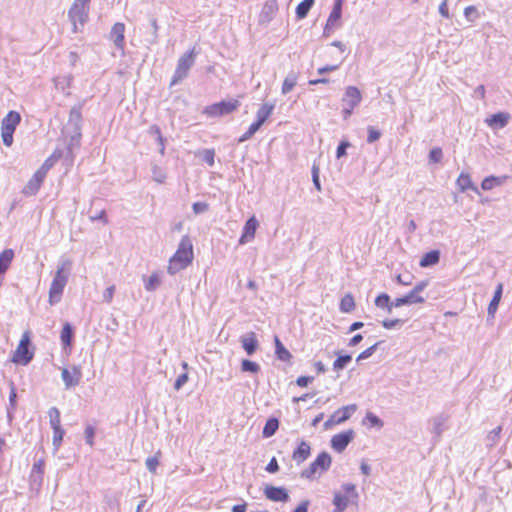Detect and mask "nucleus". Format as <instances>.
<instances>
[{
  "label": "nucleus",
  "mask_w": 512,
  "mask_h": 512,
  "mask_svg": "<svg viewBox=\"0 0 512 512\" xmlns=\"http://www.w3.org/2000/svg\"><path fill=\"white\" fill-rule=\"evenodd\" d=\"M193 245L191 239L185 235L182 237L178 249L170 258L167 271L170 275H175L185 269L193 261Z\"/></svg>",
  "instance_id": "nucleus-1"
},
{
  "label": "nucleus",
  "mask_w": 512,
  "mask_h": 512,
  "mask_svg": "<svg viewBox=\"0 0 512 512\" xmlns=\"http://www.w3.org/2000/svg\"><path fill=\"white\" fill-rule=\"evenodd\" d=\"M196 55L197 52L195 51V48H192L179 58L170 86L178 84L188 76L189 70L195 63Z\"/></svg>",
  "instance_id": "nucleus-2"
},
{
  "label": "nucleus",
  "mask_w": 512,
  "mask_h": 512,
  "mask_svg": "<svg viewBox=\"0 0 512 512\" xmlns=\"http://www.w3.org/2000/svg\"><path fill=\"white\" fill-rule=\"evenodd\" d=\"M81 108L74 106L71 108L69 113V119L67 124V130L70 134V142L68 144L69 149H72L74 146H78L81 139Z\"/></svg>",
  "instance_id": "nucleus-3"
},
{
  "label": "nucleus",
  "mask_w": 512,
  "mask_h": 512,
  "mask_svg": "<svg viewBox=\"0 0 512 512\" xmlns=\"http://www.w3.org/2000/svg\"><path fill=\"white\" fill-rule=\"evenodd\" d=\"M21 121V116L16 111H9L1 122V137L3 144L7 147L13 143V134Z\"/></svg>",
  "instance_id": "nucleus-4"
},
{
  "label": "nucleus",
  "mask_w": 512,
  "mask_h": 512,
  "mask_svg": "<svg viewBox=\"0 0 512 512\" xmlns=\"http://www.w3.org/2000/svg\"><path fill=\"white\" fill-rule=\"evenodd\" d=\"M89 15V3L84 2V0H74L71 5L68 16L73 25V32H78V23L83 26L87 20Z\"/></svg>",
  "instance_id": "nucleus-5"
},
{
  "label": "nucleus",
  "mask_w": 512,
  "mask_h": 512,
  "mask_svg": "<svg viewBox=\"0 0 512 512\" xmlns=\"http://www.w3.org/2000/svg\"><path fill=\"white\" fill-rule=\"evenodd\" d=\"M331 463V456L327 452L323 451L316 457V459L309 465L308 468L301 472V477L312 480L315 478V474L318 471L320 474L327 471L330 468Z\"/></svg>",
  "instance_id": "nucleus-6"
},
{
  "label": "nucleus",
  "mask_w": 512,
  "mask_h": 512,
  "mask_svg": "<svg viewBox=\"0 0 512 512\" xmlns=\"http://www.w3.org/2000/svg\"><path fill=\"white\" fill-rule=\"evenodd\" d=\"M31 342H30V332L29 331H25L23 334H22V338L18 344V347L14 353V356H13V359L12 361L14 363H18V364H22V365H27L31 362V360L33 359V352L30 351L29 349V346H30Z\"/></svg>",
  "instance_id": "nucleus-7"
},
{
  "label": "nucleus",
  "mask_w": 512,
  "mask_h": 512,
  "mask_svg": "<svg viewBox=\"0 0 512 512\" xmlns=\"http://www.w3.org/2000/svg\"><path fill=\"white\" fill-rule=\"evenodd\" d=\"M67 282L68 277H66V275H60V273H55L49 289V303L51 305H54L60 301Z\"/></svg>",
  "instance_id": "nucleus-8"
},
{
  "label": "nucleus",
  "mask_w": 512,
  "mask_h": 512,
  "mask_svg": "<svg viewBox=\"0 0 512 512\" xmlns=\"http://www.w3.org/2000/svg\"><path fill=\"white\" fill-rule=\"evenodd\" d=\"M239 106L238 100H228L208 106L205 112L212 117L224 116L232 113Z\"/></svg>",
  "instance_id": "nucleus-9"
},
{
  "label": "nucleus",
  "mask_w": 512,
  "mask_h": 512,
  "mask_svg": "<svg viewBox=\"0 0 512 512\" xmlns=\"http://www.w3.org/2000/svg\"><path fill=\"white\" fill-rule=\"evenodd\" d=\"M355 410V404L343 406L330 416V418L324 423V428L329 429L334 424H340L345 422L350 418V414L348 413V411L354 412Z\"/></svg>",
  "instance_id": "nucleus-10"
},
{
  "label": "nucleus",
  "mask_w": 512,
  "mask_h": 512,
  "mask_svg": "<svg viewBox=\"0 0 512 512\" xmlns=\"http://www.w3.org/2000/svg\"><path fill=\"white\" fill-rule=\"evenodd\" d=\"M61 377L64 382L65 388L70 389L77 386L80 383L82 373L79 366H73L71 370L63 368Z\"/></svg>",
  "instance_id": "nucleus-11"
},
{
  "label": "nucleus",
  "mask_w": 512,
  "mask_h": 512,
  "mask_svg": "<svg viewBox=\"0 0 512 512\" xmlns=\"http://www.w3.org/2000/svg\"><path fill=\"white\" fill-rule=\"evenodd\" d=\"M353 438L354 431L352 429L336 434L331 439V447L335 451L341 453L346 449V447L350 444Z\"/></svg>",
  "instance_id": "nucleus-12"
},
{
  "label": "nucleus",
  "mask_w": 512,
  "mask_h": 512,
  "mask_svg": "<svg viewBox=\"0 0 512 512\" xmlns=\"http://www.w3.org/2000/svg\"><path fill=\"white\" fill-rule=\"evenodd\" d=\"M362 101V93L355 86H348L345 89V93L342 97L343 106H349V108H356Z\"/></svg>",
  "instance_id": "nucleus-13"
},
{
  "label": "nucleus",
  "mask_w": 512,
  "mask_h": 512,
  "mask_svg": "<svg viewBox=\"0 0 512 512\" xmlns=\"http://www.w3.org/2000/svg\"><path fill=\"white\" fill-rule=\"evenodd\" d=\"M264 495L267 499L274 502H287L289 499L288 492L283 487L267 485L264 489Z\"/></svg>",
  "instance_id": "nucleus-14"
},
{
  "label": "nucleus",
  "mask_w": 512,
  "mask_h": 512,
  "mask_svg": "<svg viewBox=\"0 0 512 512\" xmlns=\"http://www.w3.org/2000/svg\"><path fill=\"white\" fill-rule=\"evenodd\" d=\"M342 6H343V0H335L333 9L326 21V25L324 28V36L329 35V31L335 26L337 21L340 20L342 15Z\"/></svg>",
  "instance_id": "nucleus-15"
},
{
  "label": "nucleus",
  "mask_w": 512,
  "mask_h": 512,
  "mask_svg": "<svg viewBox=\"0 0 512 512\" xmlns=\"http://www.w3.org/2000/svg\"><path fill=\"white\" fill-rule=\"evenodd\" d=\"M45 178V169L39 168L29 180L27 185L24 187L23 192L26 195H34L40 188Z\"/></svg>",
  "instance_id": "nucleus-16"
},
{
  "label": "nucleus",
  "mask_w": 512,
  "mask_h": 512,
  "mask_svg": "<svg viewBox=\"0 0 512 512\" xmlns=\"http://www.w3.org/2000/svg\"><path fill=\"white\" fill-rule=\"evenodd\" d=\"M240 342L242 344L243 349L249 356L253 355L258 348V340L254 332H249L241 336Z\"/></svg>",
  "instance_id": "nucleus-17"
},
{
  "label": "nucleus",
  "mask_w": 512,
  "mask_h": 512,
  "mask_svg": "<svg viewBox=\"0 0 512 512\" xmlns=\"http://www.w3.org/2000/svg\"><path fill=\"white\" fill-rule=\"evenodd\" d=\"M125 25L121 22L115 23L110 31V39L117 48L122 49L124 46Z\"/></svg>",
  "instance_id": "nucleus-18"
},
{
  "label": "nucleus",
  "mask_w": 512,
  "mask_h": 512,
  "mask_svg": "<svg viewBox=\"0 0 512 512\" xmlns=\"http://www.w3.org/2000/svg\"><path fill=\"white\" fill-rule=\"evenodd\" d=\"M502 293H503V284L498 283V285L494 291L493 298L491 299V301L488 305L487 321L494 319L495 313L497 311L498 305H499L501 297H502Z\"/></svg>",
  "instance_id": "nucleus-19"
},
{
  "label": "nucleus",
  "mask_w": 512,
  "mask_h": 512,
  "mask_svg": "<svg viewBox=\"0 0 512 512\" xmlns=\"http://www.w3.org/2000/svg\"><path fill=\"white\" fill-rule=\"evenodd\" d=\"M310 450V445L306 441L302 440L293 452V460L297 464H301L310 456Z\"/></svg>",
  "instance_id": "nucleus-20"
},
{
  "label": "nucleus",
  "mask_w": 512,
  "mask_h": 512,
  "mask_svg": "<svg viewBox=\"0 0 512 512\" xmlns=\"http://www.w3.org/2000/svg\"><path fill=\"white\" fill-rule=\"evenodd\" d=\"M509 115L504 112H498L486 119V123L492 128H503L507 125Z\"/></svg>",
  "instance_id": "nucleus-21"
},
{
  "label": "nucleus",
  "mask_w": 512,
  "mask_h": 512,
  "mask_svg": "<svg viewBox=\"0 0 512 512\" xmlns=\"http://www.w3.org/2000/svg\"><path fill=\"white\" fill-rule=\"evenodd\" d=\"M349 503H351V499L348 496L340 492H334L333 504L335 507L332 512H344Z\"/></svg>",
  "instance_id": "nucleus-22"
},
{
  "label": "nucleus",
  "mask_w": 512,
  "mask_h": 512,
  "mask_svg": "<svg viewBox=\"0 0 512 512\" xmlns=\"http://www.w3.org/2000/svg\"><path fill=\"white\" fill-rule=\"evenodd\" d=\"M278 10V4L276 0H268L261 12L262 21H270Z\"/></svg>",
  "instance_id": "nucleus-23"
},
{
  "label": "nucleus",
  "mask_w": 512,
  "mask_h": 512,
  "mask_svg": "<svg viewBox=\"0 0 512 512\" xmlns=\"http://www.w3.org/2000/svg\"><path fill=\"white\" fill-rule=\"evenodd\" d=\"M440 260V252L438 250H431L423 255L419 265L421 267H430L436 265Z\"/></svg>",
  "instance_id": "nucleus-24"
},
{
  "label": "nucleus",
  "mask_w": 512,
  "mask_h": 512,
  "mask_svg": "<svg viewBox=\"0 0 512 512\" xmlns=\"http://www.w3.org/2000/svg\"><path fill=\"white\" fill-rule=\"evenodd\" d=\"M374 303L377 308L385 309L389 314L392 313L393 308H395L393 301H391L390 296L386 293L378 295Z\"/></svg>",
  "instance_id": "nucleus-25"
},
{
  "label": "nucleus",
  "mask_w": 512,
  "mask_h": 512,
  "mask_svg": "<svg viewBox=\"0 0 512 512\" xmlns=\"http://www.w3.org/2000/svg\"><path fill=\"white\" fill-rule=\"evenodd\" d=\"M425 301L424 298H416L415 295L411 292L407 293L406 295L396 298L393 301V304L395 308L401 307L403 305H411V304H417V303H423Z\"/></svg>",
  "instance_id": "nucleus-26"
},
{
  "label": "nucleus",
  "mask_w": 512,
  "mask_h": 512,
  "mask_svg": "<svg viewBox=\"0 0 512 512\" xmlns=\"http://www.w3.org/2000/svg\"><path fill=\"white\" fill-rule=\"evenodd\" d=\"M274 342L276 357L283 362H289L292 358L291 353L285 348L277 336H275Z\"/></svg>",
  "instance_id": "nucleus-27"
},
{
  "label": "nucleus",
  "mask_w": 512,
  "mask_h": 512,
  "mask_svg": "<svg viewBox=\"0 0 512 512\" xmlns=\"http://www.w3.org/2000/svg\"><path fill=\"white\" fill-rule=\"evenodd\" d=\"M297 80H298V73H296L294 71H290L283 81L282 89H281L282 94L286 95L290 91H292V89L297 84Z\"/></svg>",
  "instance_id": "nucleus-28"
},
{
  "label": "nucleus",
  "mask_w": 512,
  "mask_h": 512,
  "mask_svg": "<svg viewBox=\"0 0 512 512\" xmlns=\"http://www.w3.org/2000/svg\"><path fill=\"white\" fill-rule=\"evenodd\" d=\"M275 108L274 104L264 103L257 111V122L263 125L265 121L270 117Z\"/></svg>",
  "instance_id": "nucleus-29"
},
{
  "label": "nucleus",
  "mask_w": 512,
  "mask_h": 512,
  "mask_svg": "<svg viewBox=\"0 0 512 512\" xmlns=\"http://www.w3.org/2000/svg\"><path fill=\"white\" fill-rule=\"evenodd\" d=\"M13 258L14 251L12 249H5L0 253V275L7 271Z\"/></svg>",
  "instance_id": "nucleus-30"
},
{
  "label": "nucleus",
  "mask_w": 512,
  "mask_h": 512,
  "mask_svg": "<svg viewBox=\"0 0 512 512\" xmlns=\"http://www.w3.org/2000/svg\"><path fill=\"white\" fill-rule=\"evenodd\" d=\"M446 421L447 418L444 415H437L432 418V433L435 434L437 438L442 435Z\"/></svg>",
  "instance_id": "nucleus-31"
},
{
  "label": "nucleus",
  "mask_w": 512,
  "mask_h": 512,
  "mask_svg": "<svg viewBox=\"0 0 512 512\" xmlns=\"http://www.w3.org/2000/svg\"><path fill=\"white\" fill-rule=\"evenodd\" d=\"M44 465L45 462L43 459H39L33 464L32 471H31V481L32 482H38L39 484L42 482V475L44 472Z\"/></svg>",
  "instance_id": "nucleus-32"
},
{
  "label": "nucleus",
  "mask_w": 512,
  "mask_h": 512,
  "mask_svg": "<svg viewBox=\"0 0 512 512\" xmlns=\"http://www.w3.org/2000/svg\"><path fill=\"white\" fill-rule=\"evenodd\" d=\"M278 427H279L278 419L277 418H269L266 421L265 426L262 431L263 437L269 438V437L273 436L276 433V431L278 430Z\"/></svg>",
  "instance_id": "nucleus-33"
},
{
  "label": "nucleus",
  "mask_w": 512,
  "mask_h": 512,
  "mask_svg": "<svg viewBox=\"0 0 512 512\" xmlns=\"http://www.w3.org/2000/svg\"><path fill=\"white\" fill-rule=\"evenodd\" d=\"M73 334H74V331H73L72 325L70 323L66 322L63 325L61 335H60L61 342L64 346L71 345L72 339H73Z\"/></svg>",
  "instance_id": "nucleus-34"
},
{
  "label": "nucleus",
  "mask_w": 512,
  "mask_h": 512,
  "mask_svg": "<svg viewBox=\"0 0 512 512\" xmlns=\"http://www.w3.org/2000/svg\"><path fill=\"white\" fill-rule=\"evenodd\" d=\"M315 0H303L296 7V16L298 19H304L312 6L314 5Z\"/></svg>",
  "instance_id": "nucleus-35"
},
{
  "label": "nucleus",
  "mask_w": 512,
  "mask_h": 512,
  "mask_svg": "<svg viewBox=\"0 0 512 512\" xmlns=\"http://www.w3.org/2000/svg\"><path fill=\"white\" fill-rule=\"evenodd\" d=\"M339 308L343 313H349L354 310L355 301L351 293H347L342 297Z\"/></svg>",
  "instance_id": "nucleus-36"
},
{
  "label": "nucleus",
  "mask_w": 512,
  "mask_h": 512,
  "mask_svg": "<svg viewBox=\"0 0 512 512\" xmlns=\"http://www.w3.org/2000/svg\"><path fill=\"white\" fill-rule=\"evenodd\" d=\"M72 260L67 257H61L58 262L56 273H60V275H66L69 278L72 269Z\"/></svg>",
  "instance_id": "nucleus-37"
},
{
  "label": "nucleus",
  "mask_w": 512,
  "mask_h": 512,
  "mask_svg": "<svg viewBox=\"0 0 512 512\" xmlns=\"http://www.w3.org/2000/svg\"><path fill=\"white\" fill-rule=\"evenodd\" d=\"M341 488L345 492V496H348L351 499V503L358 502L359 494L356 490V486L353 483H344L342 484Z\"/></svg>",
  "instance_id": "nucleus-38"
},
{
  "label": "nucleus",
  "mask_w": 512,
  "mask_h": 512,
  "mask_svg": "<svg viewBox=\"0 0 512 512\" xmlns=\"http://www.w3.org/2000/svg\"><path fill=\"white\" fill-rule=\"evenodd\" d=\"M336 355H338V357L333 363V369L335 371L343 370L347 366V364L352 360V357L349 354L340 355V352H336Z\"/></svg>",
  "instance_id": "nucleus-39"
},
{
  "label": "nucleus",
  "mask_w": 512,
  "mask_h": 512,
  "mask_svg": "<svg viewBox=\"0 0 512 512\" xmlns=\"http://www.w3.org/2000/svg\"><path fill=\"white\" fill-rule=\"evenodd\" d=\"M257 226H244V231L239 239V244L243 245L252 241L255 237Z\"/></svg>",
  "instance_id": "nucleus-40"
},
{
  "label": "nucleus",
  "mask_w": 512,
  "mask_h": 512,
  "mask_svg": "<svg viewBox=\"0 0 512 512\" xmlns=\"http://www.w3.org/2000/svg\"><path fill=\"white\" fill-rule=\"evenodd\" d=\"M161 284L158 273H152L147 280H145L144 287L147 291H155Z\"/></svg>",
  "instance_id": "nucleus-41"
},
{
  "label": "nucleus",
  "mask_w": 512,
  "mask_h": 512,
  "mask_svg": "<svg viewBox=\"0 0 512 512\" xmlns=\"http://www.w3.org/2000/svg\"><path fill=\"white\" fill-rule=\"evenodd\" d=\"M48 416L52 429L61 427L60 411L57 407H51L48 411Z\"/></svg>",
  "instance_id": "nucleus-42"
},
{
  "label": "nucleus",
  "mask_w": 512,
  "mask_h": 512,
  "mask_svg": "<svg viewBox=\"0 0 512 512\" xmlns=\"http://www.w3.org/2000/svg\"><path fill=\"white\" fill-rule=\"evenodd\" d=\"M457 185L460 188L461 191H465L467 189H473L477 190L471 181V178L468 174L461 173L460 176L457 179Z\"/></svg>",
  "instance_id": "nucleus-43"
},
{
  "label": "nucleus",
  "mask_w": 512,
  "mask_h": 512,
  "mask_svg": "<svg viewBox=\"0 0 512 512\" xmlns=\"http://www.w3.org/2000/svg\"><path fill=\"white\" fill-rule=\"evenodd\" d=\"M161 452L158 451L154 456L148 457L145 461L146 468L150 473L155 474L159 465V456Z\"/></svg>",
  "instance_id": "nucleus-44"
},
{
  "label": "nucleus",
  "mask_w": 512,
  "mask_h": 512,
  "mask_svg": "<svg viewBox=\"0 0 512 512\" xmlns=\"http://www.w3.org/2000/svg\"><path fill=\"white\" fill-rule=\"evenodd\" d=\"M241 370L243 372L258 373L260 370V366L258 363L254 361L244 359L241 362Z\"/></svg>",
  "instance_id": "nucleus-45"
},
{
  "label": "nucleus",
  "mask_w": 512,
  "mask_h": 512,
  "mask_svg": "<svg viewBox=\"0 0 512 512\" xmlns=\"http://www.w3.org/2000/svg\"><path fill=\"white\" fill-rule=\"evenodd\" d=\"M501 183V178L489 176L482 181L481 187L483 190H491L492 188H494L497 185H500Z\"/></svg>",
  "instance_id": "nucleus-46"
},
{
  "label": "nucleus",
  "mask_w": 512,
  "mask_h": 512,
  "mask_svg": "<svg viewBox=\"0 0 512 512\" xmlns=\"http://www.w3.org/2000/svg\"><path fill=\"white\" fill-rule=\"evenodd\" d=\"M382 342L383 341H378L375 344H373L372 346L368 347L366 350L362 351L358 355L356 361L359 362L361 360L371 357L374 354V352L377 350V348L382 344Z\"/></svg>",
  "instance_id": "nucleus-47"
},
{
  "label": "nucleus",
  "mask_w": 512,
  "mask_h": 512,
  "mask_svg": "<svg viewBox=\"0 0 512 512\" xmlns=\"http://www.w3.org/2000/svg\"><path fill=\"white\" fill-rule=\"evenodd\" d=\"M443 158V152L440 147H434L429 152V162L439 163Z\"/></svg>",
  "instance_id": "nucleus-48"
},
{
  "label": "nucleus",
  "mask_w": 512,
  "mask_h": 512,
  "mask_svg": "<svg viewBox=\"0 0 512 512\" xmlns=\"http://www.w3.org/2000/svg\"><path fill=\"white\" fill-rule=\"evenodd\" d=\"M52 430H53V445H54L55 449H58L63 440L65 431H64V429H62V427L54 428Z\"/></svg>",
  "instance_id": "nucleus-49"
},
{
  "label": "nucleus",
  "mask_w": 512,
  "mask_h": 512,
  "mask_svg": "<svg viewBox=\"0 0 512 512\" xmlns=\"http://www.w3.org/2000/svg\"><path fill=\"white\" fill-rule=\"evenodd\" d=\"M152 177L157 183H163L166 179V174L157 166L152 167Z\"/></svg>",
  "instance_id": "nucleus-50"
},
{
  "label": "nucleus",
  "mask_w": 512,
  "mask_h": 512,
  "mask_svg": "<svg viewBox=\"0 0 512 512\" xmlns=\"http://www.w3.org/2000/svg\"><path fill=\"white\" fill-rule=\"evenodd\" d=\"M367 131H368L367 142L369 144L376 142L381 137V132L372 126H369L367 128Z\"/></svg>",
  "instance_id": "nucleus-51"
},
{
  "label": "nucleus",
  "mask_w": 512,
  "mask_h": 512,
  "mask_svg": "<svg viewBox=\"0 0 512 512\" xmlns=\"http://www.w3.org/2000/svg\"><path fill=\"white\" fill-rule=\"evenodd\" d=\"M350 146H351L350 142H348L346 140L341 141L336 150V157L338 159L344 157L347 154V152H346L347 148H349Z\"/></svg>",
  "instance_id": "nucleus-52"
},
{
  "label": "nucleus",
  "mask_w": 512,
  "mask_h": 512,
  "mask_svg": "<svg viewBox=\"0 0 512 512\" xmlns=\"http://www.w3.org/2000/svg\"><path fill=\"white\" fill-rule=\"evenodd\" d=\"M95 428L91 425H87L85 428V440L89 446L94 445Z\"/></svg>",
  "instance_id": "nucleus-53"
},
{
  "label": "nucleus",
  "mask_w": 512,
  "mask_h": 512,
  "mask_svg": "<svg viewBox=\"0 0 512 512\" xmlns=\"http://www.w3.org/2000/svg\"><path fill=\"white\" fill-rule=\"evenodd\" d=\"M214 157H215V153H214V150H212V149H205L202 152V160L205 163H207L209 166L214 165Z\"/></svg>",
  "instance_id": "nucleus-54"
},
{
  "label": "nucleus",
  "mask_w": 512,
  "mask_h": 512,
  "mask_svg": "<svg viewBox=\"0 0 512 512\" xmlns=\"http://www.w3.org/2000/svg\"><path fill=\"white\" fill-rule=\"evenodd\" d=\"M188 379L189 376L187 372L180 374L174 383V389L176 391L180 390L187 383Z\"/></svg>",
  "instance_id": "nucleus-55"
},
{
  "label": "nucleus",
  "mask_w": 512,
  "mask_h": 512,
  "mask_svg": "<svg viewBox=\"0 0 512 512\" xmlns=\"http://www.w3.org/2000/svg\"><path fill=\"white\" fill-rule=\"evenodd\" d=\"M502 431V427L501 426H498L496 427L495 429H493L489 434H488V441L490 442L489 445L493 446L495 445V443L497 442L498 438H499V435Z\"/></svg>",
  "instance_id": "nucleus-56"
},
{
  "label": "nucleus",
  "mask_w": 512,
  "mask_h": 512,
  "mask_svg": "<svg viewBox=\"0 0 512 512\" xmlns=\"http://www.w3.org/2000/svg\"><path fill=\"white\" fill-rule=\"evenodd\" d=\"M403 322L402 319H385L381 324L385 329H393L397 325L403 324Z\"/></svg>",
  "instance_id": "nucleus-57"
},
{
  "label": "nucleus",
  "mask_w": 512,
  "mask_h": 512,
  "mask_svg": "<svg viewBox=\"0 0 512 512\" xmlns=\"http://www.w3.org/2000/svg\"><path fill=\"white\" fill-rule=\"evenodd\" d=\"M427 285L428 281L423 280L417 283L410 292L413 293L416 298H423L422 296L419 295V293L422 292L427 287Z\"/></svg>",
  "instance_id": "nucleus-58"
},
{
  "label": "nucleus",
  "mask_w": 512,
  "mask_h": 512,
  "mask_svg": "<svg viewBox=\"0 0 512 512\" xmlns=\"http://www.w3.org/2000/svg\"><path fill=\"white\" fill-rule=\"evenodd\" d=\"M372 426H378V427H382L383 426V422L382 420L376 416L375 414H373L372 412H368L366 414V417H365Z\"/></svg>",
  "instance_id": "nucleus-59"
},
{
  "label": "nucleus",
  "mask_w": 512,
  "mask_h": 512,
  "mask_svg": "<svg viewBox=\"0 0 512 512\" xmlns=\"http://www.w3.org/2000/svg\"><path fill=\"white\" fill-rule=\"evenodd\" d=\"M464 15L468 21H474L477 17V9L474 6H468L464 9Z\"/></svg>",
  "instance_id": "nucleus-60"
},
{
  "label": "nucleus",
  "mask_w": 512,
  "mask_h": 512,
  "mask_svg": "<svg viewBox=\"0 0 512 512\" xmlns=\"http://www.w3.org/2000/svg\"><path fill=\"white\" fill-rule=\"evenodd\" d=\"M192 208L195 214H201L208 210L209 205L205 202H195Z\"/></svg>",
  "instance_id": "nucleus-61"
},
{
  "label": "nucleus",
  "mask_w": 512,
  "mask_h": 512,
  "mask_svg": "<svg viewBox=\"0 0 512 512\" xmlns=\"http://www.w3.org/2000/svg\"><path fill=\"white\" fill-rule=\"evenodd\" d=\"M114 292L115 287L113 285L107 287L103 292V301L106 303H110L113 299Z\"/></svg>",
  "instance_id": "nucleus-62"
},
{
  "label": "nucleus",
  "mask_w": 512,
  "mask_h": 512,
  "mask_svg": "<svg viewBox=\"0 0 512 512\" xmlns=\"http://www.w3.org/2000/svg\"><path fill=\"white\" fill-rule=\"evenodd\" d=\"M9 386H10L9 403H10V406L12 408H15V406H16V397H17L16 388H15V385H14V383L12 381H10Z\"/></svg>",
  "instance_id": "nucleus-63"
},
{
  "label": "nucleus",
  "mask_w": 512,
  "mask_h": 512,
  "mask_svg": "<svg viewBox=\"0 0 512 512\" xmlns=\"http://www.w3.org/2000/svg\"><path fill=\"white\" fill-rule=\"evenodd\" d=\"M312 376H300L296 379V384L300 387H306L309 383L313 381Z\"/></svg>",
  "instance_id": "nucleus-64"
}]
</instances>
